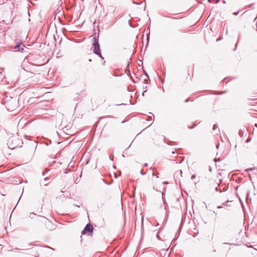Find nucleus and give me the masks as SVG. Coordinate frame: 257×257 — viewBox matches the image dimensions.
I'll use <instances>...</instances> for the list:
<instances>
[{"instance_id":"obj_1","label":"nucleus","mask_w":257,"mask_h":257,"mask_svg":"<svg viewBox=\"0 0 257 257\" xmlns=\"http://www.w3.org/2000/svg\"><path fill=\"white\" fill-rule=\"evenodd\" d=\"M4 103L8 110L13 111L18 106L19 101L17 98L7 97Z\"/></svg>"},{"instance_id":"obj_2","label":"nucleus","mask_w":257,"mask_h":257,"mask_svg":"<svg viewBox=\"0 0 257 257\" xmlns=\"http://www.w3.org/2000/svg\"><path fill=\"white\" fill-rule=\"evenodd\" d=\"M27 219L29 221L34 219L35 220V222L37 224H40L41 222H44L45 224H46L47 223L48 224H50V221L46 219L45 217L37 215L36 214L33 212L30 213L29 215L27 217Z\"/></svg>"},{"instance_id":"obj_3","label":"nucleus","mask_w":257,"mask_h":257,"mask_svg":"<svg viewBox=\"0 0 257 257\" xmlns=\"http://www.w3.org/2000/svg\"><path fill=\"white\" fill-rule=\"evenodd\" d=\"M93 45L94 47L93 52L101 57V53L100 52V47L98 44V41L95 37L93 38Z\"/></svg>"},{"instance_id":"obj_4","label":"nucleus","mask_w":257,"mask_h":257,"mask_svg":"<svg viewBox=\"0 0 257 257\" xmlns=\"http://www.w3.org/2000/svg\"><path fill=\"white\" fill-rule=\"evenodd\" d=\"M93 230V227L92 225H91L90 224H88L86 225L85 227L84 228V229L82 231V234H85L86 233H88V234L92 235Z\"/></svg>"},{"instance_id":"obj_5","label":"nucleus","mask_w":257,"mask_h":257,"mask_svg":"<svg viewBox=\"0 0 257 257\" xmlns=\"http://www.w3.org/2000/svg\"><path fill=\"white\" fill-rule=\"evenodd\" d=\"M25 47L24 45L22 43H20V44L15 46L14 48L16 49L17 51L22 52L24 51Z\"/></svg>"},{"instance_id":"obj_6","label":"nucleus","mask_w":257,"mask_h":257,"mask_svg":"<svg viewBox=\"0 0 257 257\" xmlns=\"http://www.w3.org/2000/svg\"><path fill=\"white\" fill-rule=\"evenodd\" d=\"M216 168H218V170H223L224 167V164L221 163V165L220 164H216Z\"/></svg>"},{"instance_id":"obj_7","label":"nucleus","mask_w":257,"mask_h":257,"mask_svg":"<svg viewBox=\"0 0 257 257\" xmlns=\"http://www.w3.org/2000/svg\"><path fill=\"white\" fill-rule=\"evenodd\" d=\"M16 147H15V146H10V145L9 144V148L12 149H14Z\"/></svg>"},{"instance_id":"obj_8","label":"nucleus","mask_w":257,"mask_h":257,"mask_svg":"<svg viewBox=\"0 0 257 257\" xmlns=\"http://www.w3.org/2000/svg\"><path fill=\"white\" fill-rule=\"evenodd\" d=\"M151 178L152 179L155 178V175H154V174H152Z\"/></svg>"},{"instance_id":"obj_9","label":"nucleus","mask_w":257,"mask_h":257,"mask_svg":"<svg viewBox=\"0 0 257 257\" xmlns=\"http://www.w3.org/2000/svg\"><path fill=\"white\" fill-rule=\"evenodd\" d=\"M11 141V142H13V140H11V141H9V143H10Z\"/></svg>"},{"instance_id":"obj_10","label":"nucleus","mask_w":257,"mask_h":257,"mask_svg":"<svg viewBox=\"0 0 257 257\" xmlns=\"http://www.w3.org/2000/svg\"><path fill=\"white\" fill-rule=\"evenodd\" d=\"M218 162H220V160L219 159H218Z\"/></svg>"}]
</instances>
